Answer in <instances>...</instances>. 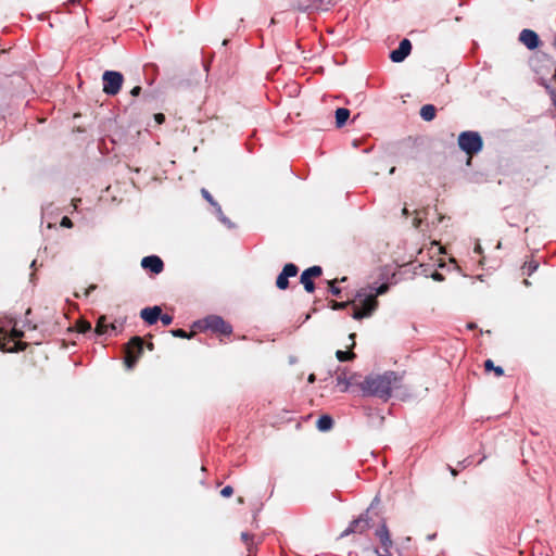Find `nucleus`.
<instances>
[{"label": "nucleus", "mask_w": 556, "mask_h": 556, "mask_svg": "<svg viewBox=\"0 0 556 556\" xmlns=\"http://www.w3.org/2000/svg\"><path fill=\"white\" fill-rule=\"evenodd\" d=\"M472 464V460H471V457H467L465 458L464 460L459 462L458 465L462 467V468H466L468 466H470Z\"/></svg>", "instance_id": "4c0bfd02"}, {"label": "nucleus", "mask_w": 556, "mask_h": 556, "mask_svg": "<svg viewBox=\"0 0 556 556\" xmlns=\"http://www.w3.org/2000/svg\"><path fill=\"white\" fill-rule=\"evenodd\" d=\"M315 381V375L314 374H311L309 377H308V382H314Z\"/></svg>", "instance_id": "09e8293b"}, {"label": "nucleus", "mask_w": 556, "mask_h": 556, "mask_svg": "<svg viewBox=\"0 0 556 556\" xmlns=\"http://www.w3.org/2000/svg\"><path fill=\"white\" fill-rule=\"evenodd\" d=\"M192 328L200 331L210 330L213 333H219L224 336H230L232 333V326L218 315H208L202 319H199L193 323Z\"/></svg>", "instance_id": "7ed1b4c3"}, {"label": "nucleus", "mask_w": 556, "mask_h": 556, "mask_svg": "<svg viewBox=\"0 0 556 556\" xmlns=\"http://www.w3.org/2000/svg\"><path fill=\"white\" fill-rule=\"evenodd\" d=\"M390 549L391 548H388L387 551L383 549V552L381 553L378 548H375V553L377 554V556H391Z\"/></svg>", "instance_id": "58836bf2"}, {"label": "nucleus", "mask_w": 556, "mask_h": 556, "mask_svg": "<svg viewBox=\"0 0 556 556\" xmlns=\"http://www.w3.org/2000/svg\"><path fill=\"white\" fill-rule=\"evenodd\" d=\"M103 92L108 96H115L119 92L124 77L123 74L116 71H105L102 76Z\"/></svg>", "instance_id": "423d86ee"}, {"label": "nucleus", "mask_w": 556, "mask_h": 556, "mask_svg": "<svg viewBox=\"0 0 556 556\" xmlns=\"http://www.w3.org/2000/svg\"><path fill=\"white\" fill-rule=\"evenodd\" d=\"M61 226L62 227H66V228H71L73 226V223H72V220L67 216H64L61 219Z\"/></svg>", "instance_id": "72a5a7b5"}, {"label": "nucleus", "mask_w": 556, "mask_h": 556, "mask_svg": "<svg viewBox=\"0 0 556 556\" xmlns=\"http://www.w3.org/2000/svg\"><path fill=\"white\" fill-rule=\"evenodd\" d=\"M154 121L156 124L161 125L165 121V115L163 113L154 114Z\"/></svg>", "instance_id": "c9c22d12"}, {"label": "nucleus", "mask_w": 556, "mask_h": 556, "mask_svg": "<svg viewBox=\"0 0 556 556\" xmlns=\"http://www.w3.org/2000/svg\"><path fill=\"white\" fill-rule=\"evenodd\" d=\"M402 213H403L404 216H408V214H409L407 207H404Z\"/></svg>", "instance_id": "8fccbe9b"}, {"label": "nucleus", "mask_w": 556, "mask_h": 556, "mask_svg": "<svg viewBox=\"0 0 556 556\" xmlns=\"http://www.w3.org/2000/svg\"><path fill=\"white\" fill-rule=\"evenodd\" d=\"M232 493H233V489L230 485L224 486L220 491V495L224 497H229L232 495Z\"/></svg>", "instance_id": "473e14b6"}, {"label": "nucleus", "mask_w": 556, "mask_h": 556, "mask_svg": "<svg viewBox=\"0 0 556 556\" xmlns=\"http://www.w3.org/2000/svg\"><path fill=\"white\" fill-rule=\"evenodd\" d=\"M430 276L435 281H443L444 280V276L441 273H439L438 270H434L433 273H431Z\"/></svg>", "instance_id": "f704fd0d"}, {"label": "nucleus", "mask_w": 556, "mask_h": 556, "mask_svg": "<svg viewBox=\"0 0 556 556\" xmlns=\"http://www.w3.org/2000/svg\"><path fill=\"white\" fill-rule=\"evenodd\" d=\"M459 149L468 155H475L479 153L483 148V140L478 131L466 130L458 136Z\"/></svg>", "instance_id": "20e7f679"}, {"label": "nucleus", "mask_w": 556, "mask_h": 556, "mask_svg": "<svg viewBox=\"0 0 556 556\" xmlns=\"http://www.w3.org/2000/svg\"><path fill=\"white\" fill-rule=\"evenodd\" d=\"M70 2H75L76 0H68Z\"/></svg>", "instance_id": "6e6d98bb"}, {"label": "nucleus", "mask_w": 556, "mask_h": 556, "mask_svg": "<svg viewBox=\"0 0 556 556\" xmlns=\"http://www.w3.org/2000/svg\"><path fill=\"white\" fill-rule=\"evenodd\" d=\"M539 267V263L535 261L526 262L522 266L523 274L531 276Z\"/></svg>", "instance_id": "5701e85b"}, {"label": "nucleus", "mask_w": 556, "mask_h": 556, "mask_svg": "<svg viewBox=\"0 0 556 556\" xmlns=\"http://www.w3.org/2000/svg\"><path fill=\"white\" fill-rule=\"evenodd\" d=\"M170 333L176 338L181 339H190L192 337V333H188L186 330L181 328L173 329L170 330Z\"/></svg>", "instance_id": "393cba45"}, {"label": "nucleus", "mask_w": 556, "mask_h": 556, "mask_svg": "<svg viewBox=\"0 0 556 556\" xmlns=\"http://www.w3.org/2000/svg\"><path fill=\"white\" fill-rule=\"evenodd\" d=\"M519 41L522 42L529 50L539 48L541 40L539 35L532 29H522L519 34Z\"/></svg>", "instance_id": "9d476101"}, {"label": "nucleus", "mask_w": 556, "mask_h": 556, "mask_svg": "<svg viewBox=\"0 0 556 556\" xmlns=\"http://www.w3.org/2000/svg\"><path fill=\"white\" fill-rule=\"evenodd\" d=\"M402 378L395 371H386L382 375H369L358 383L363 395L377 396L388 401L392 395V389L399 388Z\"/></svg>", "instance_id": "f03ea898"}, {"label": "nucleus", "mask_w": 556, "mask_h": 556, "mask_svg": "<svg viewBox=\"0 0 556 556\" xmlns=\"http://www.w3.org/2000/svg\"><path fill=\"white\" fill-rule=\"evenodd\" d=\"M473 252L477 253V254H481L482 253V248H481L480 243H476Z\"/></svg>", "instance_id": "37998d69"}, {"label": "nucleus", "mask_w": 556, "mask_h": 556, "mask_svg": "<svg viewBox=\"0 0 556 556\" xmlns=\"http://www.w3.org/2000/svg\"><path fill=\"white\" fill-rule=\"evenodd\" d=\"M349 339L352 341L351 346L353 348V346L355 345V333H351V334L349 336Z\"/></svg>", "instance_id": "49530a36"}, {"label": "nucleus", "mask_w": 556, "mask_h": 556, "mask_svg": "<svg viewBox=\"0 0 556 556\" xmlns=\"http://www.w3.org/2000/svg\"><path fill=\"white\" fill-rule=\"evenodd\" d=\"M321 274L323 268L318 265L308 267L301 274L300 282L303 285L306 292L312 293L315 291L313 278L319 277Z\"/></svg>", "instance_id": "0eeeda50"}, {"label": "nucleus", "mask_w": 556, "mask_h": 556, "mask_svg": "<svg viewBox=\"0 0 556 556\" xmlns=\"http://www.w3.org/2000/svg\"><path fill=\"white\" fill-rule=\"evenodd\" d=\"M390 285L383 282L378 285L377 282L361 288L353 300V313L354 319H362L369 317L378 307L377 296L388 292Z\"/></svg>", "instance_id": "f257e3e1"}, {"label": "nucleus", "mask_w": 556, "mask_h": 556, "mask_svg": "<svg viewBox=\"0 0 556 556\" xmlns=\"http://www.w3.org/2000/svg\"><path fill=\"white\" fill-rule=\"evenodd\" d=\"M201 193H202V197L212 205V206H216V204H218L214 198L212 197V194L205 189V188H202L201 189Z\"/></svg>", "instance_id": "c85d7f7f"}, {"label": "nucleus", "mask_w": 556, "mask_h": 556, "mask_svg": "<svg viewBox=\"0 0 556 556\" xmlns=\"http://www.w3.org/2000/svg\"><path fill=\"white\" fill-rule=\"evenodd\" d=\"M331 4V0H315L308 4L302 5L299 4V10L306 11H317V10H326L328 5Z\"/></svg>", "instance_id": "2eb2a0df"}, {"label": "nucleus", "mask_w": 556, "mask_h": 556, "mask_svg": "<svg viewBox=\"0 0 556 556\" xmlns=\"http://www.w3.org/2000/svg\"><path fill=\"white\" fill-rule=\"evenodd\" d=\"M241 540L244 542V544L247 545L248 551L251 553L252 552V547H253V536L250 535L248 532H242L241 533Z\"/></svg>", "instance_id": "a878e982"}, {"label": "nucleus", "mask_w": 556, "mask_h": 556, "mask_svg": "<svg viewBox=\"0 0 556 556\" xmlns=\"http://www.w3.org/2000/svg\"><path fill=\"white\" fill-rule=\"evenodd\" d=\"M159 319L162 321L164 326H168L173 323V317L168 314L161 313V317Z\"/></svg>", "instance_id": "2f4dec72"}, {"label": "nucleus", "mask_w": 556, "mask_h": 556, "mask_svg": "<svg viewBox=\"0 0 556 556\" xmlns=\"http://www.w3.org/2000/svg\"><path fill=\"white\" fill-rule=\"evenodd\" d=\"M299 273V267L293 263H288L283 266L281 273L276 279V287L279 290H286L289 287V278L295 277Z\"/></svg>", "instance_id": "6e6552de"}, {"label": "nucleus", "mask_w": 556, "mask_h": 556, "mask_svg": "<svg viewBox=\"0 0 556 556\" xmlns=\"http://www.w3.org/2000/svg\"><path fill=\"white\" fill-rule=\"evenodd\" d=\"M437 109L432 104H425L420 109V116L424 121L430 122L435 117Z\"/></svg>", "instance_id": "f3484780"}, {"label": "nucleus", "mask_w": 556, "mask_h": 556, "mask_svg": "<svg viewBox=\"0 0 556 556\" xmlns=\"http://www.w3.org/2000/svg\"><path fill=\"white\" fill-rule=\"evenodd\" d=\"M116 331H117V328H116L115 324H113V323L109 324V333L108 334L109 336L115 334Z\"/></svg>", "instance_id": "a19ab883"}, {"label": "nucleus", "mask_w": 556, "mask_h": 556, "mask_svg": "<svg viewBox=\"0 0 556 556\" xmlns=\"http://www.w3.org/2000/svg\"><path fill=\"white\" fill-rule=\"evenodd\" d=\"M356 530L357 529H356V527H354V522L351 521L349 527L341 533V536L343 538V536H348V535H350L352 533H357Z\"/></svg>", "instance_id": "7c9ffc66"}, {"label": "nucleus", "mask_w": 556, "mask_h": 556, "mask_svg": "<svg viewBox=\"0 0 556 556\" xmlns=\"http://www.w3.org/2000/svg\"><path fill=\"white\" fill-rule=\"evenodd\" d=\"M420 224H421V219H420V218H418V217H415V218H414V226H415L416 228H418V227L420 226Z\"/></svg>", "instance_id": "a18cd8bd"}, {"label": "nucleus", "mask_w": 556, "mask_h": 556, "mask_svg": "<svg viewBox=\"0 0 556 556\" xmlns=\"http://www.w3.org/2000/svg\"><path fill=\"white\" fill-rule=\"evenodd\" d=\"M484 369L486 371L493 370L497 377H501L504 375V369L501 366H495L493 361L486 359L484 362Z\"/></svg>", "instance_id": "4be33fe9"}, {"label": "nucleus", "mask_w": 556, "mask_h": 556, "mask_svg": "<svg viewBox=\"0 0 556 556\" xmlns=\"http://www.w3.org/2000/svg\"><path fill=\"white\" fill-rule=\"evenodd\" d=\"M141 266L143 269L149 270L152 274H160L164 269V263L157 255L144 256L141 260Z\"/></svg>", "instance_id": "9b49d317"}, {"label": "nucleus", "mask_w": 556, "mask_h": 556, "mask_svg": "<svg viewBox=\"0 0 556 556\" xmlns=\"http://www.w3.org/2000/svg\"><path fill=\"white\" fill-rule=\"evenodd\" d=\"M333 427V419L330 415H321L317 420V429L319 431H329Z\"/></svg>", "instance_id": "dca6fc26"}, {"label": "nucleus", "mask_w": 556, "mask_h": 556, "mask_svg": "<svg viewBox=\"0 0 556 556\" xmlns=\"http://www.w3.org/2000/svg\"><path fill=\"white\" fill-rule=\"evenodd\" d=\"M162 308L157 305L147 306L140 311V317L148 325H154L161 317Z\"/></svg>", "instance_id": "f8f14e48"}, {"label": "nucleus", "mask_w": 556, "mask_h": 556, "mask_svg": "<svg viewBox=\"0 0 556 556\" xmlns=\"http://www.w3.org/2000/svg\"><path fill=\"white\" fill-rule=\"evenodd\" d=\"M30 267H31V268L36 267V260H34V261L31 262Z\"/></svg>", "instance_id": "603ef678"}, {"label": "nucleus", "mask_w": 556, "mask_h": 556, "mask_svg": "<svg viewBox=\"0 0 556 556\" xmlns=\"http://www.w3.org/2000/svg\"><path fill=\"white\" fill-rule=\"evenodd\" d=\"M96 289V286H91L88 290H87V295L89 294L90 290H93Z\"/></svg>", "instance_id": "3c124183"}, {"label": "nucleus", "mask_w": 556, "mask_h": 556, "mask_svg": "<svg viewBox=\"0 0 556 556\" xmlns=\"http://www.w3.org/2000/svg\"><path fill=\"white\" fill-rule=\"evenodd\" d=\"M91 330H92V327H91V324L89 321H81L78 325V331L80 333H87V332H90Z\"/></svg>", "instance_id": "c756f323"}, {"label": "nucleus", "mask_w": 556, "mask_h": 556, "mask_svg": "<svg viewBox=\"0 0 556 556\" xmlns=\"http://www.w3.org/2000/svg\"><path fill=\"white\" fill-rule=\"evenodd\" d=\"M350 117V110L345 108H339L336 110V124L337 127H342L345 125L346 121Z\"/></svg>", "instance_id": "a211bd4d"}, {"label": "nucleus", "mask_w": 556, "mask_h": 556, "mask_svg": "<svg viewBox=\"0 0 556 556\" xmlns=\"http://www.w3.org/2000/svg\"><path fill=\"white\" fill-rule=\"evenodd\" d=\"M354 527H356L357 533H364L368 529L372 527L371 518L369 517V511L366 510L365 513L361 514L358 518L353 520Z\"/></svg>", "instance_id": "4468645a"}, {"label": "nucleus", "mask_w": 556, "mask_h": 556, "mask_svg": "<svg viewBox=\"0 0 556 556\" xmlns=\"http://www.w3.org/2000/svg\"><path fill=\"white\" fill-rule=\"evenodd\" d=\"M448 470L451 471L452 476H454V477H456L458 475V471L451 466H448Z\"/></svg>", "instance_id": "de8ad7c7"}, {"label": "nucleus", "mask_w": 556, "mask_h": 556, "mask_svg": "<svg viewBox=\"0 0 556 556\" xmlns=\"http://www.w3.org/2000/svg\"><path fill=\"white\" fill-rule=\"evenodd\" d=\"M375 535L379 539L382 548L388 549L391 548L393 545V542L390 536L389 529L386 525V522H382L375 531Z\"/></svg>", "instance_id": "ddd939ff"}, {"label": "nucleus", "mask_w": 556, "mask_h": 556, "mask_svg": "<svg viewBox=\"0 0 556 556\" xmlns=\"http://www.w3.org/2000/svg\"><path fill=\"white\" fill-rule=\"evenodd\" d=\"M523 283H525L526 286H529V285H530V282H529L527 279H525V280H523Z\"/></svg>", "instance_id": "864d4df0"}, {"label": "nucleus", "mask_w": 556, "mask_h": 556, "mask_svg": "<svg viewBox=\"0 0 556 556\" xmlns=\"http://www.w3.org/2000/svg\"><path fill=\"white\" fill-rule=\"evenodd\" d=\"M4 331L0 329V350L5 351L4 342H2V339L4 338Z\"/></svg>", "instance_id": "79ce46f5"}, {"label": "nucleus", "mask_w": 556, "mask_h": 556, "mask_svg": "<svg viewBox=\"0 0 556 556\" xmlns=\"http://www.w3.org/2000/svg\"><path fill=\"white\" fill-rule=\"evenodd\" d=\"M11 332H12L13 338H15V339H21L24 337V331H23V329L18 328L17 321H14Z\"/></svg>", "instance_id": "bb28decb"}, {"label": "nucleus", "mask_w": 556, "mask_h": 556, "mask_svg": "<svg viewBox=\"0 0 556 556\" xmlns=\"http://www.w3.org/2000/svg\"><path fill=\"white\" fill-rule=\"evenodd\" d=\"M337 279L336 280H332V281H329V291L331 292L332 295L334 296H341V289L337 286Z\"/></svg>", "instance_id": "cd10ccee"}, {"label": "nucleus", "mask_w": 556, "mask_h": 556, "mask_svg": "<svg viewBox=\"0 0 556 556\" xmlns=\"http://www.w3.org/2000/svg\"><path fill=\"white\" fill-rule=\"evenodd\" d=\"M140 92H141V87H140V86H135V87L131 89L130 94H131L132 97H137V96H139V94H140Z\"/></svg>", "instance_id": "ea45409f"}, {"label": "nucleus", "mask_w": 556, "mask_h": 556, "mask_svg": "<svg viewBox=\"0 0 556 556\" xmlns=\"http://www.w3.org/2000/svg\"><path fill=\"white\" fill-rule=\"evenodd\" d=\"M410 51L412 42L408 39L404 38L403 40L400 41L399 47L395 50L391 51L390 59L394 63H401L410 54Z\"/></svg>", "instance_id": "1a4fd4ad"}, {"label": "nucleus", "mask_w": 556, "mask_h": 556, "mask_svg": "<svg viewBox=\"0 0 556 556\" xmlns=\"http://www.w3.org/2000/svg\"><path fill=\"white\" fill-rule=\"evenodd\" d=\"M215 208V214L217 216V218L219 219L220 223H223L224 225H226L228 228H232L233 227V224L231 223V220L223 213V210H222V206L219 204H216V206L214 207Z\"/></svg>", "instance_id": "aec40b11"}, {"label": "nucleus", "mask_w": 556, "mask_h": 556, "mask_svg": "<svg viewBox=\"0 0 556 556\" xmlns=\"http://www.w3.org/2000/svg\"><path fill=\"white\" fill-rule=\"evenodd\" d=\"M143 352V340L140 337H134L125 346V365L127 369H132Z\"/></svg>", "instance_id": "39448f33"}, {"label": "nucleus", "mask_w": 556, "mask_h": 556, "mask_svg": "<svg viewBox=\"0 0 556 556\" xmlns=\"http://www.w3.org/2000/svg\"><path fill=\"white\" fill-rule=\"evenodd\" d=\"M80 202H81V199H73L72 200V204H73L75 210H77L78 203H80Z\"/></svg>", "instance_id": "c03bdc74"}, {"label": "nucleus", "mask_w": 556, "mask_h": 556, "mask_svg": "<svg viewBox=\"0 0 556 556\" xmlns=\"http://www.w3.org/2000/svg\"><path fill=\"white\" fill-rule=\"evenodd\" d=\"M348 305V302H332L333 309H342Z\"/></svg>", "instance_id": "e433bc0d"}, {"label": "nucleus", "mask_w": 556, "mask_h": 556, "mask_svg": "<svg viewBox=\"0 0 556 556\" xmlns=\"http://www.w3.org/2000/svg\"><path fill=\"white\" fill-rule=\"evenodd\" d=\"M94 332L98 336H103V334H108L109 333V324L106 321V317L105 316H100L98 318L97 324H96Z\"/></svg>", "instance_id": "6ab92c4d"}, {"label": "nucleus", "mask_w": 556, "mask_h": 556, "mask_svg": "<svg viewBox=\"0 0 556 556\" xmlns=\"http://www.w3.org/2000/svg\"><path fill=\"white\" fill-rule=\"evenodd\" d=\"M336 356L339 362H348L354 359L356 355L352 352L338 350Z\"/></svg>", "instance_id": "b1692460"}, {"label": "nucleus", "mask_w": 556, "mask_h": 556, "mask_svg": "<svg viewBox=\"0 0 556 556\" xmlns=\"http://www.w3.org/2000/svg\"><path fill=\"white\" fill-rule=\"evenodd\" d=\"M337 384L342 386L341 391L345 392L352 384V381L346 377L344 372H342L337 376Z\"/></svg>", "instance_id": "412c9836"}, {"label": "nucleus", "mask_w": 556, "mask_h": 556, "mask_svg": "<svg viewBox=\"0 0 556 556\" xmlns=\"http://www.w3.org/2000/svg\"><path fill=\"white\" fill-rule=\"evenodd\" d=\"M394 170H395V167H392V168H391V170H390V173H391V174H393V173H394Z\"/></svg>", "instance_id": "5fc2aeb1"}]
</instances>
